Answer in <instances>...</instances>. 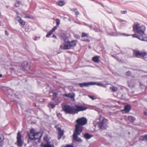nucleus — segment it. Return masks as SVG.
<instances>
[{
    "instance_id": "1",
    "label": "nucleus",
    "mask_w": 147,
    "mask_h": 147,
    "mask_svg": "<svg viewBox=\"0 0 147 147\" xmlns=\"http://www.w3.org/2000/svg\"><path fill=\"white\" fill-rule=\"evenodd\" d=\"M76 122L77 123L76 125L75 131L78 135H80L82 131L83 125L87 123V120L85 117H83L78 119Z\"/></svg>"
},
{
    "instance_id": "2",
    "label": "nucleus",
    "mask_w": 147,
    "mask_h": 147,
    "mask_svg": "<svg viewBox=\"0 0 147 147\" xmlns=\"http://www.w3.org/2000/svg\"><path fill=\"white\" fill-rule=\"evenodd\" d=\"M133 30L135 33L143 35L146 30V27L142 25L140 26L139 24L135 23L133 25Z\"/></svg>"
},
{
    "instance_id": "3",
    "label": "nucleus",
    "mask_w": 147,
    "mask_h": 147,
    "mask_svg": "<svg viewBox=\"0 0 147 147\" xmlns=\"http://www.w3.org/2000/svg\"><path fill=\"white\" fill-rule=\"evenodd\" d=\"M74 41L71 42L67 41L64 44H62L60 46L59 49L62 50H67L69 49L70 47L72 46L73 45V42Z\"/></svg>"
},
{
    "instance_id": "4",
    "label": "nucleus",
    "mask_w": 147,
    "mask_h": 147,
    "mask_svg": "<svg viewBox=\"0 0 147 147\" xmlns=\"http://www.w3.org/2000/svg\"><path fill=\"white\" fill-rule=\"evenodd\" d=\"M62 110L66 114H73L74 113V107L72 106L64 105L63 107Z\"/></svg>"
},
{
    "instance_id": "5",
    "label": "nucleus",
    "mask_w": 147,
    "mask_h": 147,
    "mask_svg": "<svg viewBox=\"0 0 147 147\" xmlns=\"http://www.w3.org/2000/svg\"><path fill=\"white\" fill-rule=\"evenodd\" d=\"M108 120L105 118H103L102 121L98 123V125L100 129H106L107 124Z\"/></svg>"
},
{
    "instance_id": "6",
    "label": "nucleus",
    "mask_w": 147,
    "mask_h": 147,
    "mask_svg": "<svg viewBox=\"0 0 147 147\" xmlns=\"http://www.w3.org/2000/svg\"><path fill=\"white\" fill-rule=\"evenodd\" d=\"M17 141L16 143L17 146L18 147H21L23 143V140L22 138V136L20 132H18L17 134Z\"/></svg>"
},
{
    "instance_id": "7",
    "label": "nucleus",
    "mask_w": 147,
    "mask_h": 147,
    "mask_svg": "<svg viewBox=\"0 0 147 147\" xmlns=\"http://www.w3.org/2000/svg\"><path fill=\"white\" fill-rule=\"evenodd\" d=\"M88 109V108L86 106L75 105L74 107V114H77L80 111L86 110Z\"/></svg>"
},
{
    "instance_id": "8",
    "label": "nucleus",
    "mask_w": 147,
    "mask_h": 147,
    "mask_svg": "<svg viewBox=\"0 0 147 147\" xmlns=\"http://www.w3.org/2000/svg\"><path fill=\"white\" fill-rule=\"evenodd\" d=\"M22 66L23 69L26 71L27 72H30V66L28 64L27 62L24 61L22 63Z\"/></svg>"
},
{
    "instance_id": "9",
    "label": "nucleus",
    "mask_w": 147,
    "mask_h": 147,
    "mask_svg": "<svg viewBox=\"0 0 147 147\" xmlns=\"http://www.w3.org/2000/svg\"><path fill=\"white\" fill-rule=\"evenodd\" d=\"M29 138L31 140H36L40 138L41 137V134L38 132L34 134H29Z\"/></svg>"
},
{
    "instance_id": "10",
    "label": "nucleus",
    "mask_w": 147,
    "mask_h": 147,
    "mask_svg": "<svg viewBox=\"0 0 147 147\" xmlns=\"http://www.w3.org/2000/svg\"><path fill=\"white\" fill-rule=\"evenodd\" d=\"M134 54L137 57L140 58L143 57L147 55V53L146 52H140L138 51H134Z\"/></svg>"
},
{
    "instance_id": "11",
    "label": "nucleus",
    "mask_w": 147,
    "mask_h": 147,
    "mask_svg": "<svg viewBox=\"0 0 147 147\" xmlns=\"http://www.w3.org/2000/svg\"><path fill=\"white\" fill-rule=\"evenodd\" d=\"M108 35H110L111 36H129L130 35H127L126 34H122L119 32H112L110 33H108L107 34Z\"/></svg>"
},
{
    "instance_id": "12",
    "label": "nucleus",
    "mask_w": 147,
    "mask_h": 147,
    "mask_svg": "<svg viewBox=\"0 0 147 147\" xmlns=\"http://www.w3.org/2000/svg\"><path fill=\"white\" fill-rule=\"evenodd\" d=\"M79 85L81 87H87L89 86L92 85V82H83L82 83H80L77 84V85Z\"/></svg>"
},
{
    "instance_id": "13",
    "label": "nucleus",
    "mask_w": 147,
    "mask_h": 147,
    "mask_svg": "<svg viewBox=\"0 0 147 147\" xmlns=\"http://www.w3.org/2000/svg\"><path fill=\"white\" fill-rule=\"evenodd\" d=\"M78 134L76 132L75 130V131L74 132V142L75 141H77L78 142H81L82 141V140L80 138L78 137ZM75 142H74V143Z\"/></svg>"
},
{
    "instance_id": "14",
    "label": "nucleus",
    "mask_w": 147,
    "mask_h": 147,
    "mask_svg": "<svg viewBox=\"0 0 147 147\" xmlns=\"http://www.w3.org/2000/svg\"><path fill=\"white\" fill-rule=\"evenodd\" d=\"M57 129L58 131V136L57 138L59 140L61 138L63 134V131L61 130L60 128H58Z\"/></svg>"
},
{
    "instance_id": "15",
    "label": "nucleus",
    "mask_w": 147,
    "mask_h": 147,
    "mask_svg": "<svg viewBox=\"0 0 147 147\" xmlns=\"http://www.w3.org/2000/svg\"><path fill=\"white\" fill-rule=\"evenodd\" d=\"M131 109V107L129 105H127L125 106L124 109L123 110V112H125V113L129 112Z\"/></svg>"
},
{
    "instance_id": "16",
    "label": "nucleus",
    "mask_w": 147,
    "mask_h": 147,
    "mask_svg": "<svg viewBox=\"0 0 147 147\" xmlns=\"http://www.w3.org/2000/svg\"><path fill=\"white\" fill-rule=\"evenodd\" d=\"M92 85H96L98 86H102L105 88L106 87V85H105L101 83L100 82H92Z\"/></svg>"
},
{
    "instance_id": "17",
    "label": "nucleus",
    "mask_w": 147,
    "mask_h": 147,
    "mask_svg": "<svg viewBox=\"0 0 147 147\" xmlns=\"http://www.w3.org/2000/svg\"><path fill=\"white\" fill-rule=\"evenodd\" d=\"M128 84L129 87L131 88L134 87L135 84L134 80H132L130 82H128Z\"/></svg>"
},
{
    "instance_id": "18",
    "label": "nucleus",
    "mask_w": 147,
    "mask_h": 147,
    "mask_svg": "<svg viewBox=\"0 0 147 147\" xmlns=\"http://www.w3.org/2000/svg\"><path fill=\"white\" fill-rule=\"evenodd\" d=\"M58 26H56L53 28L49 32V33L47 34L46 36L47 37H48L49 36H50L52 33L54 32L55 30L57 28Z\"/></svg>"
},
{
    "instance_id": "19",
    "label": "nucleus",
    "mask_w": 147,
    "mask_h": 147,
    "mask_svg": "<svg viewBox=\"0 0 147 147\" xmlns=\"http://www.w3.org/2000/svg\"><path fill=\"white\" fill-rule=\"evenodd\" d=\"M100 58V56H96L93 57L92 58V60L95 63H98L99 61V59Z\"/></svg>"
},
{
    "instance_id": "20",
    "label": "nucleus",
    "mask_w": 147,
    "mask_h": 147,
    "mask_svg": "<svg viewBox=\"0 0 147 147\" xmlns=\"http://www.w3.org/2000/svg\"><path fill=\"white\" fill-rule=\"evenodd\" d=\"M63 96L70 98L72 100H74V94L73 93H69L68 94H64L63 95Z\"/></svg>"
},
{
    "instance_id": "21",
    "label": "nucleus",
    "mask_w": 147,
    "mask_h": 147,
    "mask_svg": "<svg viewBox=\"0 0 147 147\" xmlns=\"http://www.w3.org/2000/svg\"><path fill=\"white\" fill-rule=\"evenodd\" d=\"M93 136L92 135H90L89 134L86 133L85 134L84 137L86 139H90L91 137H92Z\"/></svg>"
},
{
    "instance_id": "22",
    "label": "nucleus",
    "mask_w": 147,
    "mask_h": 147,
    "mask_svg": "<svg viewBox=\"0 0 147 147\" xmlns=\"http://www.w3.org/2000/svg\"><path fill=\"white\" fill-rule=\"evenodd\" d=\"M61 38L64 40L65 42L67 41V40L68 37L65 34H63L61 36Z\"/></svg>"
},
{
    "instance_id": "23",
    "label": "nucleus",
    "mask_w": 147,
    "mask_h": 147,
    "mask_svg": "<svg viewBox=\"0 0 147 147\" xmlns=\"http://www.w3.org/2000/svg\"><path fill=\"white\" fill-rule=\"evenodd\" d=\"M128 119L129 121L133 122L135 120V118L134 117L129 116L128 117Z\"/></svg>"
},
{
    "instance_id": "24",
    "label": "nucleus",
    "mask_w": 147,
    "mask_h": 147,
    "mask_svg": "<svg viewBox=\"0 0 147 147\" xmlns=\"http://www.w3.org/2000/svg\"><path fill=\"white\" fill-rule=\"evenodd\" d=\"M139 37H138V38H138L139 39V40H141L142 41H146L147 42V38H143L142 36H138Z\"/></svg>"
},
{
    "instance_id": "25",
    "label": "nucleus",
    "mask_w": 147,
    "mask_h": 147,
    "mask_svg": "<svg viewBox=\"0 0 147 147\" xmlns=\"http://www.w3.org/2000/svg\"><path fill=\"white\" fill-rule=\"evenodd\" d=\"M110 89L112 90L113 92H115L117 90V88L116 87L114 86L111 87L110 88Z\"/></svg>"
},
{
    "instance_id": "26",
    "label": "nucleus",
    "mask_w": 147,
    "mask_h": 147,
    "mask_svg": "<svg viewBox=\"0 0 147 147\" xmlns=\"http://www.w3.org/2000/svg\"><path fill=\"white\" fill-rule=\"evenodd\" d=\"M50 94H51V95L52 96H53V100L55 99L57 96V93L53 92H50Z\"/></svg>"
},
{
    "instance_id": "27",
    "label": "nucleus",
    "mask_w": 147,
    "mask_h": 147,
    "mask_svg": "<svg viewBox=\"0 0 147 147\" xmlns=\"http://www.w3.org/2000/svg\"><path fill=\"white\" fill-rule=\"evenodd\" d=\"M7 93L10 95H12L13 93V92L12 90L10 89H8L7 90Z\"/></svg>"
},
{
    "instance_id": "28",
    "label": "nucleus",
    "mask_w": 147,
    "mask_h": 147,
    "mask_svg": "<svg viewBox=\"0 0 147 147\" xmlns=\"http://www.w3.org/2000/svg\"><path fill=\"white\" fill-rule=\"evenodd\" d=\"M43 147H54L53 145H50L49 144H47L43 145Z\"/></svg>"
},
{
    "instance_id": "29",
    "label": "nucleus",
    "mask_w": 147,
    "mask_h": 147,
    "mask_svg": "<svg viewBox=\"0 0 147 147\" xmlns=\"http://www.w3.org/2000/svg\"><path fill=\"white\" fill-rule=\"evenodd\" d=\"M21 4L20 2L19 1H17L15 3V6L16 7H18L20 6V5Z\"/></svg>"
},
{
    "instance_id": "30",
    "label": "nucleus",
    "mask_w": 147,
    "mask_h": 147,
    "mask_svg": "<svg viewBox=\"0 0 147 147\" xmlns=\"http://www.w3.org/2000/svg\"><path fill=\"white\" fill-rule=\"evenodd\" d=\"M64 4L65 2L63 1H60L58 3V5L60 6H63V5H64Z\"/></svg>"
},
{
    "instance_id": "31",
    "label": "nucleus",
    "mask_w": 147,
    "mask_h": 147,
    "mask_svg": "<svg viewBox=\"0 0 147 147\" xmlns=\"http://www.w3.org/2000/svg\"><path fill=\"white\" fill-rule=\"evenodd\" d=\"M4 139L3 136L1 134H0V143L3 141Z\"/></svg>"
},
{
    "instance_id": "32",
    "label": "nucleus",
    "mask_w": 147,
    "mask_h": 147,
    "mask_svg": "<svg viewBox=\"0 0 147 147\" xmlns=\"http://www.w3.org/2000/svg\"><path fill=\"white\" fill-rule=\"evenodd\" d=\"M88 96L92 100H95L96 99V98L94 96L88 95Z\"/></svg>"
},
{
    "instance_id": "33",
    "label": "nucleus",
    "mask_w": 147,
    "mask_h": 147,
    "mask_svg": "<svg viewBox=\"0 0 147 147\" xmlns=\"http://www.w3.org/2000/svg\"><path fill=\"white\" fill-rule=\"evenodd\" d=\"M55 105L54 104L50 103L49 105V107L53 109L54 108Z\"/></svg>"
},
{
    "instance_id": "34",
    "label": "nucleus",
    "mask_w": 147,
    "mask_h": 147,
    "mask_svg": "<svg viewBox=\"0 0 147 147\" xmlns=\"http://www.w3.org/2000/svg\"><path fill=\"white\" fill-rule=\"evenodd\" d=\"M17 14H18V15L17 17L15 18V20L19 22L21 20V19L19 16H18V12L17 13Z\"/></svg>"
},
{
    "instance_id": "35",
    "label": "nucleus",
    "mask_w": 147,
    "mask_h": 147,
    "mask_svg": "<svg viewBox=\"0 0 147 147\" xmlns=\"http://www.w3.org/2000/svg\"><path fill=\"white\" fill-rule=\"evenodd\" d=\"M96 32H101V31L100 29L97 28H95L93 29Z\"/></svg>"
},
{
    "instance_id": "36",
    "label": "nucleus",
    "mask_w": 147,
    "mask_h": 147,
    "mask_svg": "<svg viewBox=\"0 0 147 147\" xmlns=\"http://www.w3.org/2000/svg\"><path fill=\"white\" fill-rule=\"evenodd\" d=\"M19 23L22 25H25V22L24 21L21 20L19 22Z\"/></svg>"
},
{
    "instance_id": "37",
    "label": "nucleus",
    "mask_w": 147,
    "mask_h": 147,
    "mask_svg": "<svg viewBox=\"0 0 147 147\" xmlns=\"http://www.w3.org/2000/svg\"><path fill=\"white\" fill-rule=\"evenodd\" d=\"M88 36V34H87L84 33H82V37H87Z\"/></svg>"
},
{
    "instance_id": "38",
    "label": "nucleus",
    "mask_w": 147,
    "mask_h": 147,
    "mask_svg": "<svg viewBox=\"0 0 147 147\" xmlns=\"http://www.w3.org/2000/svg\"><path fill=\"white\" fill-rule=\"evenodd\" d=\"M126 34L127 35H128V34ZM129 35H130V36L131 35L132 36V37L133 38H138V37H139L138 35H137L136 34H132V35L129 34Z\"/></svg>"
},
{
    "instance_id": "39",
    "label": "nucleus",
    "mask_w": 147,
    "mask_h": 147,
    "mask_svg": "<svg viewBox=\"0 0 147 147\" xmlns=\"http://www.w3.org/2000/svg\"><path fill=\"white\" fill-rule=\"evenodd\" d=\"M56 21L57 25L58 26L60 24V20L59 19H56Z\"/></svg>"
},
{
    "instance_id": "40",
    "label": "nucleus",
    "mask_w": 147,
    "mask_h": 147,
    "mask_svg": "<svg viewBox=\"0 0 147 147\" xmlns=\"http://www.w3.org/2000/svg\"><path fill=\"white\" fill-rule=\"evenodd\" d=\"M74 11L75 12V13L76 15L77 16L79 14V12L76 9H74Z\"/></svg>"
},
{
    "instance_id": "41",
    "label": "nucleus",
    "mask_w": 147,
    "mask_h": 147,
    "mask_svg": "<svg viewBox=\"0 0 147 147\" xmlns=\"http://www.w3.org/2000/svg\"><path fill=\"white\" fill-rule=\"evenodd\" d=\"M64 147H74V146L73 144H67Z\"/></svg>"
},
{
    "instance_id": "42",
    "label": "nucleus",
    "mask_w": 147,
    "mask_h": 147,
    "mask_svg": "<svg viewBox=\"0 0 147 147\" xmlns=\"http://www.w3.org/2000/svg\"><path fill=\"white\" fill-rule=\"evenodd\" d=\"M131 75V72L130 71H128L126 72V75L127 76H129Z\"/></svg>"
},
{
    "instance_id": "43",
    "label": "nucleus",
    "mask_w": 147,
    "mask_h": 147,
    "mask_svg": "<svg viewBox=\"0 0 147 147\" xmlns=\"http://www.w3.org/2000/svg\"><path fill=\"white\" fill-rule=\"evenodd\" d=\"M34 129H31L30 130V134H34Z\"/></svg>"
},
{
    "instance_id": "44",
    "label": "nucleus",
    "mask_w": 147,
    "mask_h": 147,
    "mask_svg": "<svg viewBox=\"0 0 147 147\" xmlns=\"http://www.w3.org/2000/svg\"><path fill=\"white\" fill-rule=\"evenodd\" d=\"M120 21L121 22L122 24H126V22L125 21L123 20H120Z\"/></svg>"
},
{
    "instance_id": "45",
    "label": "nucleus",
    "mask_w": 147,
    "mask_h": 147,
    "mask_svg": "<svg viewBox=\"0 0 147 147\" xmlns=\"http://www.w3.org/2000/svg\"><path fill=\"white\" fill-rule=\"evenodd\" d=\"M143 140H146L147 141V135H145V136H144L143 137Z\"/></svg>"
},
{
    "instance_id": "46",
    "label": "nucleus",
    "mask_w": 147,
    "mask_h": 147,
    "mask_svg": "<svg viewBox=\"0 0 147 147\" xmlns=\"http://www.w3.org/2000/svg\"><path fill=\"white\" fill-rule=\"evenodd\" d=\"M74 36L76 37L78 39H79L80 38V36L79 35H74Z\"/></svg>"
},
{
    "instance_id": "47",
    "label": "nucleus",
    "mask_w": 147,
    "mask_h": 147,
    "mask_svg": "<svg viewBox=\"0 0 147 147\" xmlns=\"http://www.w3.org/2000/svg\"><path fill=\"white\" fill-rule=\"evenodd\" d=\"M126 11H121V13L122 14H125L126 13Z\"/></svg>"
},
{
    "instance_id": "48",
    "label": "nucleus",
    "mask_w": 147,
    "mask_h": 147,
    "mask_svg": "<svg viewBox=\"0 0 147 147\" xmlns=\"http://www.w3.org/2000/svg\"><path fill=\"white\" fill-rule=\"evenodd\" d=\"M44 140H45L46 141H47V136H44Z\"/></svg>"
},
{
    "instance_id": "49",
    "label": "nucleus",
    "mask_w": 147,
    "mask_h": 147,
    "mask_svg": "<svg viewBox=\"0 0 147 147\" xmlns=\"http://www.w3.org/2000/svg\"><path fill=\"white\" fill-rule=\"evenodd\" d=\"M74 22H75L76 23L78 24H81L80 22L79 21Z\"/></svg>"
},
{
    "instance_id": "50",
    "label": "nucleus",
    "mask_w": 147,
    "mask_h": 147,
    "mask_svg": "<svg viewBox=\"0 0 147 147\" xmlns=\"http://www.w3.org/2000/svg\"><path fill=\"white\" fill-rule=\"evenodd\" d=\"M38 38H39L37 37H34V40H37V39Z\"/></svg>"
},
{
    "instance_id": "51",
    "label": "nucleus",
    "mask_w": 147,
    "mask_h": 147,
    "mask_svg": "<svg viewBox=\"0 0 147 147\" xmlns=\"http://www.w3.org/2000/svg\"><path fill=\"white\" fill-rule=\"evenodd\" d=\"M25 18H31L30 17V16H25Z\"/></svg>"
},
{
    "instance_id": "52",
    "label": "nucleus",
    "mask_w": 147,
    "mask_h": 147,
    "mask_svg": "<svg viewBox=\"0 0 147 147\" xmlns=\"http://www.w3.org/2000/svg\"><path fill=\"white\" fill-rule=\"evenodd\" d=\"M90 28L91 29H93L94 28L92 26H89Z\"/></svg>"
},
{
    "instance_id": "53",
    "label": "nucleus",
    "mask_w": 147,
    "mask_h": 147,
    "mask_svg": "<svg viewBox=\"0 0 147 147\" xmlns=\"http://www.w3.org/2000/svg\"><path fill=\"white\" fill-rule=\"evenodd\" d=\"M52 37L56 38V36L55 35H53L52 36Z\"/></svg>"
},
{
    "instance_id": "54",
    "label": "nucleus",
    "mask_w": 147,
    "mask_h": 147,
    "mask_svg": "<svg viewBox=\"0 0 147 147\" xmlns=\"http://www.w3.org/2000/svg\"><path fill=\"white\" fill-rule=\"evenodd\" d=\"M5 34L7 35H8V33L6 30L5 31Z\"/></svg>"
},
{
    "instance_id": "55",
    "label": "nucleus",
    "mask_w": 147,
    "mask_h": 147,
    "mask_svg": "<svg viewBox=\"0 0 147 147\" xmlns=\"http://www.w3.org/2000/svg\"><path fill=\"white\" fill-rule=\"evenodd\" d=\"M115 59L118 60V58L116 57H115Z\"/></svg>"
},
{
    "instance_id": "56",
    "label": "nucleus",
    "mask_w": 147,
    "mask_h": 147,
    "mask_svg": "<svg viewBox=\"0 0 147 147\" xmlns=\"http://www.w3.org/2000/svg\"><path fill=\"white\" fill-rule=\"evenodd\" d=\"M74 46L76 45V42L75 41H74Z\"/></svg>"
},
{
    "instance_id": "57",
    "label": "nucleus",
    "mask_w": 147,
    "mask_h": 147,
    "mask_svg": "<svg viewBox=\"0 0 147 147\" xmlns=\"http://www.w3.org/2000/svg\"><path fill=\"white\" fill-rule=\"evenodd\" d=\"M72 139L73 140V139H74V134L72 135Z\"/></svg>"
},
{
    "instance_id": "58",
    "label": "nucleus",
    "mask_w": 147,
    "mask_h": 147,
    "mask_svg": "<svg viewBox=\"0 0 147 147\" xmlns=\"http://www.w3.org/2000/svg\"><path fill=\"white\" fill-rule=\"evenodd\" d=\"M2 76V75L1 74H0V77H1Z\"/></svg>"
},
{
    "instance_id": "59",
    "label": "nucleus",
    "mask_w": 147,
    "mask_h": 147,
    "mask_svg": "<svg viewBox=\"0 0 147 147\" xmlns=\"http://www.w3.org/2000/svg\"><path fill=\"white\" fill-rule=\"evenodd\" d=\"M140 86H142V84L141 83H140Z\"/></svg>"
},
{
    "instance_id": "60",
    "label": "nucleus",
    "mask_w": 147,
    "mask_h": 147,
    "mask_svg": "<svg viewBox=\"0 0 147 147\" xmlns=\"http://www.w3.org/2000/svg\"><path fill=\"white\" fill-rule=\"evenodd\" d=\"M53 77V78H56V77H55V76H54V77Z\"/></svg>"
},
{
    "instance_id": "61",
    "label": "nucleus",
    "mask_w": 147,
    "mask_h": 147,
    "mask_svg": "<svg viewBox=\"0 0 147 147\" xmlns=\"http://www.w3.org/2000/svg\"><path fill=\"white\" fill-rule=\"evenodd\" d=\"M69 20H70H70H69Z\"/></svg>"
},
{
    "instance_id": "62",
    "label": "nucleus",
    "mask_w": 147,
    "mask_h": 147,
    "mask_svg": "<svg viewBox=\"0 0 147 147\" xmlns=\"http://www.w3.org/2000/svg\"><path fill=\"white\" fill-rule=\"evenodd\" d=\"M74 96H75V94H74Z\"/></svg>"
}]
</instances>
